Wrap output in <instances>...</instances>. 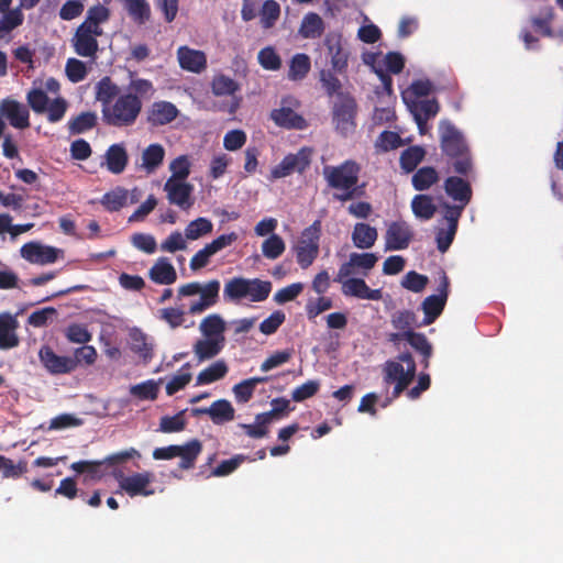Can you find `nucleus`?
Listing matches in <instances>:
<instances>
[{"mask_svg":"<svg viewBox=\"0 0 563 563\" xmlns=\"http://www.w3.org/2000/svg\"><path fill=\"white\" fill-rule=\"evenodd\" d=\"M21 256L32 264L46 265L55 263L63 256V250L44 245L40 242H27L20 250Z\"/></svg>","mask_w":563,"mask_h":563,"instance_id":"nucleus-14","label":"nucleus"},{"mask_svg":"<svg viewBox=\"0 0 563 563\" xmlns=\"http://www.w3.org/2000/svg\"><path fill=\"white\" fill-rule=\"evenodd\" d=\"M409 108L415 121L419 123L435 117L440 109L435 99L416 100L411 102Z\"/></svg>","mask_w":563,"mask_h":563,"instance_id":"nucleus-34","label":"nucleus"},{"mask_svg":"<svg viewBox=\"0 0 563 563\" xmlns=\"http://www.w3.org/2000/svg\"><path fill=\"white\" fill-rule=\"evenodd\" d=\"M0 114L15 129L24 130L30 126L27 107L12 98H5L0 102Z\"/></svg>","mask_w":563,"mask_h":563,"instance_id":"nucleus-18","label":"nucleus"},{"mask_svg":"<svg viewBox=\"0 0 563 563\" xmlns=\"http://www.w3.org/2000/svg\"><path fill=\"white\" fill-rule=\"evenodd\" d=\"M187 421L185 419V410L174 416H164L159 420V431L164 433H174L185 430Z\"/></svg>","mask_w":563,"mask_h":563,"instance_id":"nucleus-54","label":"nucleus"},{"mask_svg":"<svg viewBox=\"0 0 563 563\" xmlns=\"http://www.w3.org/2000/svg\"><path fill=\"white\" fill-rule=\"evenodd\" d=\"M18 328L19 321L15 316L10 312L0 313V350H10L19 345Z\"/></svg>","mask_w":563,"mask_h":563,"instance_id":"nucleus-20","label":"nucleus"},{"mask_svg":"<svg viewBox=\"0 0 563 563\" xmlns=\"http://www.w3.org/2000/svg\"><path fill=\"white\" fill-rule=\"evenodd\" d=\"M154 86L151 80L144 78L132 79L128 86L126 95H134L139 100L151 97L154 93Z\"/></svg>","mask_w":563,"mask_h":563,"instance_id":"nucleus-59","label":"nucleus"},{"mask_svg":"<svg viewBox=\"0 0 563 563\" xmlns=\"http://www.w3.org/2000/svg\"><path fill=\"white\" fill-rule=\"evenodd\" d=\"M324 31V23L321 16L314 12L307 13L301 22L299 33L303 38H317Z\"/></svg>","mask_w":563,"mask_h":563,"instance_id":"nucleus-39","label":"nucleus"},{"mask_svg":"<svg viewBox=\"0 0 563 563\" xmlns=\"http://www.w3.org/2000/svg\"><path fill=\"white\" fill-rule=\"evenodd\" d=\"M357 102L350 93H339L332 106V123L342 136L352 134L356 129Z\"/></svg>","mask_w":563,"mask_h":563,"instance_id":"nucleus-4","label":"nucleus"},{"mask_svg":"<svg viewBox=\"0 0 563 563\" xmlns=\"http://www.w3.org/2000/svg\"><path fill=\"white\" fill-rule=\"evenodd\" d=\"M286 245L284 240L277 235L272 233L263 243H262V253L266 258L276 260L285 252Z\"/></svg>","mask_w":563,"mask_h":563,"instance_id":"nucleus-53","label":"nucleus"},{"mask_svg":"<svg viewBox=\"0 0 563 563\" xmlns=\"http://www.w3.org/2000/svg\"><path fill=\"white\" fill-rule=\"evenodd\" d=\"M98 124V115L93 111H85L71 118L67 122V129L70 135L86 133Z\"/></svg>","mask_w":563,"mask_h":563,"instance_id":"nucleus-32","label":"nucleus"},{"mask_svg":"<svg viewBox=\"0 0 563 563\" xmlns=\"http://www.w3.org/2000/svg\"><path fill=\"white\" fill-rule=\"evenodd\" d=\"M103 461H78L74 462L70 465V468L78 474H86L85 482H98L104 476V472L102 470Z\"/></svg>","mask_w":563,"mask_h":563,"instance_id":"nucleus-35","label":"nucleus"},{"mask_svg":"<svg viewBox=\"0 0 563 563\" xmlns=\"http://www.w3.org/2000/svg\"><path fill=\"white\" fill-rule=\"evenodd\" d=\"M179 114L177 107L168 101H155L147 113V122L153 126L173 122Z\"/></svg>","mask_w":563,"mask_h":563,"instance_id":"nucleus-24","label":"nucleus"},{"mask_svg":"<svg viewBox=\"0 0 563 563\" xmlns=\"http://www.w3.org/2000/svg\"><path fill=\"white\" fill-rule=\"evenodd\" d=\"M164 157V147L158 143L151 144L142 153V167L152 174L163 164Z\"/></svg>","mask_w":563,"mask_h":563,"instance_id":"nucleus-36","label":"nucleus"},{"mask_svg":"<svg viewBox=\"0 0 563 563\" xmlns=\"http://www.w3.org/2000/svg\"><path fill=\"white\" fill-rule=\"evenodd\" d=\"M103 30H95L80 23L70 40L75 53L81 57L96 58L99 51L98 37Z\"/></svg>","mask_w":563,"mask_h":563,"instance_id":"nucleus-11","label":"nucleus"},{"mask_svg":"<svg viewBox=\"0 0 563 563\" xmlns=\"http://www.w3.org/2000/svg\"><path fill=\"white\" fill-rule=\"evenodd\" d=\"M444 190L454 201L467 206L472 199L471 184L459 176H450L444 180Z\"/></svg>","mask_w":563,"mask_h":563,"instance_id":"nucleus-25","label":"nucleus"},{"mask_svg":"<svg viewBox=\"0 0 563 563\" xmlns=\"http://www.w3.org/2000/svg\"><path fill=\"white\" fill-rule=\"evenodd\" d=\"M129 191L123 187H115L113 190L106 192L100 202L109 212L121 210L128 201Z\"/></svg>","mask_w":563,"mask_h":563,"instance_id":"nucleus-46","label":"nucleus"},{"mask_svg":"<svg viewBox=\"0 0 563 563\" xmlns=\"http://www.w3.org/2000/svg\"><path fill=\"white\" fill-rule=\"evenodd\" d=\"M177 58L180 67L191 73H201L207 67V57L202 51L180 46L177 49Z\"/></svg>","mask_w":563,"mask_h":563,"instance_id":"nucleus-26","label":"nucleus"},{"mask_svg":"<svg viewBox=\"0 0 563 563\" xmlns=\"http://www.w3.org/2000/svg\"><path fill=\"white\" fill-rule=\"evenodd\" d=\"M377 236L378 233L376 228L364 222L356 223L352 232L353 244L357 249L363 250L371 249L375 244Z\"/></svg>","mask_w":563,"mask_h":563,"instance_id":"nucleus-31","label":"nucleus"},{"mask_svg":"<svg viewBox=\"0 0 563 563\" xmlns=\"http://www.w3.org/2000/svg\"><path fill=\"white\" fill-rule=\"evenodd\" d=\"M225 329L227 323L218 313L207 316L199 324V330L205 338L222 340L223 342H225Z\"/></svg>","mask_w":563,"mask_h":563,"instance_id":"nucleus-29","label":"nucleus"},{"mask_svg":"<svg viewBox=\"0 0 563 563\" xmlns=\"http://www.w3.org/2000/svg\"><path fill=\"white\" fill-rule=\"evenodd\" d=\"M164 191L168 202L179 207L181 210H188L194 205L191 198L194 186L189 183L167 179L164 184Z\"/></svg>","mask_w":563,"mask_h":563,"instance_id":"nucleus-17","label":"nucleus"},{"mask_svg":"<svg viewBox=\"0 0 563 563\" xmlns=\"http://www.w3.org/2000/svg\"><path fill=\"white\" fill-rule=\"evenodd\" d=\"M213 224L207 218H197L188 223L185 229V236L188 240H197L212 232Z\"/></svg>","mask_w":563,"mask_h":563,"instance_id":"nucleus-52","label":"nucleus"},{"mask_svg":"<svg viewBox=\"0 0 563 563\" xmlns=\"http://www.w3.org/2000/svg\"><path fill=\"white\" fill-rule=\"evenodd\" d=\"M124 8L131 19L140 25L151 18V7L146 0H124Z\"/></svg>","mask_w":563,"mask_h":563,"instance_id":"nucleus-48","label":"nucleus"},{"mask_svg":"<svg viewBox=\"0 0 563 563\" xmlns=\"http://www.w3.org/2000/svg\"><path fill=\"white\" fill-rule=\"evenodd\" d=\"M120 95L119 86L108 76L97 84L96 98L101 102L102 108L110 106Z\"/></svg>","mask_w":563,"mask_h":563,"instance_id":"nucleus-41","label":"nucleus"},{"mask_svg":"<svg viewBox=\"0 0 563 563\" xmlns=\"http://www.w3.org/2000/svg\"><path fill=\"white\" fill-rule=\"evenodd\" d=\"M412 228L404 220L393 221L385 233V250H406L413 239Z\"/></svg>","mask_w":563,"mask_h":563,"instance_id":"nucleus-15","label":"nucleus"},{"mask_svg":"<svg viewBox=\"0 0 563 563\" xmlns=\"http://www.w3.org/2000/svg\"><path fill=\"white\" fill-rule=\"evenodd\" d=\"M104 157L108 170L114 175L123 173L129 163V155L123 143L110 145Z\"/></svg>","mask_w":563,"mask_h":563,"instance_id":"nucleus-27","label":"nucleus"},{"mask_svg":"<svg viewBox=\"0 0 563 563\" xmlns=\"http://www.w3.org/2000/svg\"><path fill=\"white\" fill-rule=\"evenodd\" d=\"M313 151L311 147L303 146L296 153H289L284 156L282 162L271 169L268 179L285 178L294 173L303 174L311 165Z\"/></svg>","mask_w":563,"mask_h":563,"instance_id":"nucleus-7","label":"nucleus"},{"mask_svg":"<svg viewBox=\"0 0 563 563\" xmlns=\"http://www.w3.org/2000/svg\"><path fill=\"white\" fill-rule=\"evenodd\" d=\"M224 345L225 342L222 340L205 338L194 344L192 351L198 362H203L216 357L224 349Z\"/></svg>","mask_w":563,"mask_h":563,"instance_id":"nucleus-30","label":"nucleus"},{"mask_svg":"<svg viewBox=\"0 0 563 563\" xmlns=\"http://www.w3.org/2000/svg\"><path fill=\"white\" fill-rule=\"evenodd\" d=\"M321 221L316 220L306 228L295 246L296 260L302 269L308 268L319 255Z\"/></svg>","mask_w":563,"mask_h":563,"instance_id":"nucleus-6","label":"nucleus"},{"mask_svg":"<svg viewBox=\"0 0 563 563\" xmlns=\"http://www.w3.org/2000/svg\"><path fill=\"white\" fill-rule=\"evenodd\" d=\"M271 291L272 283L268 280L234 277L224 285L223 295L232 301L247 298L253 302H261L268 298Z\"/></svg>","mask_w":563,"mask_h":563,"instance_id":"nucleus-3","label":"nucleus"},{"mask_svg":"<svg viewBox=\"0 0 563 563\" xmlns=\"http://www.w3.org/2000/svg\"><path fill=\"white\" fill-rule=\"evenodd\" d=\"M229 367L223 360L216 361L207 368L202 369L196 379V385H208L223 378L228 374Z\"/></svg>","mask_w":563,"mask_h":563,"instance_id":"nucleus-40","label":"nucleus"},{"mask_svg":"<svg viewBox=\"0 0 563 563\" xmlns=\"http://www.w3.org/2000/svg\"><path fill=\"white\" fill-rule=\"evenodd\" d=\"M143 108V101L134 95L121 93L108 107L101 108L102 121L113 128H128L135 124Z\"/></svg>","mask_w":563,"mask_h":563,"instance_id":"nucleus-2","label":"nucleus"},{"mask_svg":"<svg viewBox=\"0 0 563 563\" xmlns=\"http://www.w3.org/2000/svg\"><path fill=\"white\" fill-rule=\"evenodd\" d=\"M267 377H251L235 384L232 388L234 398L239 404L249 402L254 394V390L258 384L267 382Z\"/></svg>","mask_w":563,"mask_h":563,"instance_id":"nucleus-38","label":"nucleus"},{"mask_svg":"<svg viewBox=\"0 0 563 563\" xmlns=\"http://www.w3.org/2000/svg\"><path fill=\"white\" fill-rule=\"evenodd\" d=\"M411 209L417 218L422 220H430L437 212V207L433 199L428 195H416L411 201Z\"/></svg>","mask_w":563,"mask_h":563,"instance_id":"nucleus-45","label":"nucleus"},{"mask_svg":"<svg viewBox=\"0 0 563 563\" xmlns=\"http://www.w3.org/2000/svg\"><path fill=\"white\" fill-rule=\"evenodd\" d=\"M260 65L266 70H278L282 67V58L274 47L266 46L258 52Z\"/></svg>","mask_w":563,"mask_h":563,"instance_id":"nucleus-56","label":"nucleus"},{"mask_svg":"<svg viewBox=\"0 0 563 563\" xmlns=\"http://www.w3.org/2000/svg\"><path fill=\"white\" fill-rule=\"evenodd\" d=\"M26 101L35 113L42 114L47 109L49 98L42 89H31L26 95Z\"/></svg>","mask_w":563,"mask_h":563,"instance_id":"nucleus-62","label":"nucleus"},{"mask_svg":"<svg viewBox=\"0 0 563 563\" xmlns=\"http://www.w3.org/2000/svg\"><path fill=\"white\" fill-rule=\"evenodd\" d=\"M172 176L168 179L174 181H185L190 174V163L186 155H181L173 159L169 164Z\"/></svg>","mask_w":563,"mask_h":563,"instance_id":"nucleus-60","label":"nucleus"},{"mask_svg":"<svg viewBox=\"0 0 563 563\" xmlns=\"http://www.w3.org/2000/svg\"><path fill=\"white\" fill-rule=\"evenodd\" d=\"M323 43L331 58L332 69L339 74L345 73L350 54L344 47L342 34L339 32H329Z\"/></svg>","mask_w":563,"mask_h":563,"instance_id":"nucleus-16","label":"nucleus"},{"mask_svg":"<svg viewBox=\"0 0 563 563\" xmlns=\"http://www.w3.org/2000/svg\"><path fill=\"white\" fill-rule=\"evenodd\" d=\"M202 442L198 439H191L188 442L178 445L172 444L168 446L156 448L153 451L154 460H172L179 457L178 467L183 471L191 470L196 465L198 456L202 452Z\"/></svg>","mask_w":563,"mask_h":563,"instance_id":"nucleus-5","label":"nucleus"},{"mask_svg":"<svg viewBox=\"0 0 563 563\" xmlns=\"http://www.w3.org/2000/svg\"><path fill=\"white\" fill-rule=\"evenodd\" d=\"M190 365L186 363L179 371V373L172 377L166 385V394L173 396L177 391L184 389L191 380V374L188 372Z\"/></svg>","mask_w":563,"mask_h":563,"instance_id":"nucleus-57","label":"nucleus"},{"mask_svg":"<svg viewBox=\"0 0 563 563\" xmlns=\"http://www.w3.org/2000/svg\"><path fill=\"white\" fill-rule=\"evenodd\" d=\"M439 181V174L434 167L424 166L416 170L412 175V186L418 191L428 190L432 185Z\"/></svg>","mask_w":563,"mask_h":563,"instance_id":"nucleus-42","label":"nucleus"},{"mask_svg":"<svg viewBox=\"0 0 563 563\" xmlns=\"http://www.w3.org/2000/svg\"><path fill=\"white\" fill-rule=\"evenodd\" d=\"M439 141L442 154L453 172L470 177L474 170L473 156L463 133L449 120L439 123Z\"/></svg>","mask_w":563,"mask_h":563,"instance_id":"nucleus-1","label":"nucleus"},{"mask_svg":"<svg viewBox=\"0 0 563 563\" xmlns=\"http://www.w3.org/2000/svg\"><path fill=\"white\" fill-rule=\"evenodd\" d=\"M269 118L277 126L287 130H303L308 126L307 120L290 107L272 110Z\"/></svg>","mask_w":563,"mask_h":563,"instance_id":"nucleus-23","label":"nucleus"},{"mask_svg":"<svg viewBox=\"0 0 563 563\" xmlns=\"http://www.w3.org/2000/svg\"><path fill=\"white\" fill-rule=\"evenodd\" d=\"M335 73L336 71L333 69H321L319 73V80L328 97L336 96V98H339V93H343L341 91L342 82Z\"/></svg>","mask_w":563,"mask_h":563,"instance_id":"nucleus-51","label":"nucleus"},{"mask_svg":"<svg viewBox=\"0 0 563 563\" xmlns=\"http://www.w3.org/2000/svg\"><path fill=\"white\" fill-rule=\"evenodd\" d=\"M23 9L24 8H20L19 5L14 9L2 12V16L0 18V38L4 37L5 34L10 33L23 23Z\"/></svg>","mask_w":563,"mask_h":563,"instance_id":"nucleus-49","label":"nucleus"},{"mask_svg":"<svg viewBox=\"0 0 563 563\" xmlns=\"http://www.w3.org/2000/svg\"><path fill=\"white\" fill-rule=\"evenodd\" d=\"M342 294L346 297H355L365 300H380L383 298L382 289H372L363 278H350L343 283Z\"/></svg>","mask_w":563,"mask_h":563,"instance_id":"nucleus-22","label":"nucleus"},{"mask_svg":"<svg viewBox=\"0 0 563 563\" xmlns=\"http://www.w3.org/2000/svg\"><path fill=\"white\" fill-rule=\"evenodd\" d=\"M220 282L217 279L208 282L201 286L199 300L189 306L188 312L192 316L199 314L213 307L219 300Z\"/></svg>","mask_w":563,"mask_h":563,"instance_id":"nucleus-21","label":"nucleus"},{"mask_svg":"<svg viewBox=\"0 0 563 563\" xmlns=\"http://www.w3.org/2000/svg\"><path fill=\"white\" fill-rule=\"evenodd\" d=\"M388 341L398 343L400 341H407L412 349L423 356V366H429V358L432 355V345L428 341L423 333L416 331H407L405 333H389Z\"/></svg>","mask_w":563,"mask_h":563,"instance_id":"nucleus-19","label":"nucleus"},{"mask_svg":"<svg viewBox=\"0 0 563 563\" xmlns=\"http://www.w3.org/2000/svg\"><path fill=\"white\" fill-rule=\"evenodd\" d=\"M208 411H210V419L214 424H223L232 421L235 416L233 406L227 399L213 401L211 406L208 407Z\"/></svg>","mask_w":563,"mask_h":563,"instance_id":"nucleus-37","label":"nucleus"},{"mask_svg":"<svg viewBox=\"0 0 563 563\" xmlns=\"http://www.w3.org/2000/svg\"><path fill=\"white\" fill-rule=\"evenodd\" d=\"M361 166L352 159H346L338 166H324L323 176L329 187L347 189L358 184Z\"/></svg>","mask_w":563,"mask_h":563,"instance_id":"nucleus-8","label":"nucleus"},{"mask_svg":"<svg viewBox=\"0 0 563 563\" xmlns=\"http://www.w3.org/2000/svg\"><path fill=\"white\" fill-rule=\"evenodd\" d=\"M426 151L419 145L409 146L400 154L399 164L404 172L412 173L423 161Z\"/></svg>","mask_w":563,"mask_h":563,"instance_id":"nucleus-43","label":"nucleus"},{"mask_svg":"<svg viewBox=\"0 0 563 563\" xmlns=\"http://www.w3.org/2000/svg\"><path fill=\"white\" fill-rule=\"evenodd\" d=\"M384 382L395 384L393 398H398L413 380L416 373L407 369L400 362L387 361L383 367Z\"/></svg>","mask_w":563,"mask_h":563,"instance_id":"nucleus-13","label":"nucleus"},{"mask_svg":"<svg viewBox=\"0 0 563 563\" xmlns=\"http://www.w3.org/2000/svg\"><path fill=\"white\" fill-rule=\"evenodd\" d=\"M65 336L68 342L77 344L89 343L92 339V334L89 332L87 327L81 323H71L65 329Z\"/></svg>","mask_w":563,"mask_h":563,"instance_id":"nucleus-55","label":"nucleus"},{"mask_svg":"<svg viewBox=\"0 0 563 563\" xmlns=\"http://www.w3.org/2000/svg\"><path fill=\"white\" fill-rule=\"evenodd\" d=\"M450 280L443 272L441 275L440 284L438 286V295H431L423 299L421 302V310L424 313L423 320L419 325H430L433 323L444 310L448 296H449Z\"/></svg>","mask_w":563,"mask_h":563,"instance_id":"nucleus-9","label":"nucleus"},{"mask_svg":"<svg viewBox=\"0 0 563 563\" xmlns=\"http://www.w3.org/2000/svg\"><path fill=\"white\" fill-rule=\"evenodd\" d=\"M65 71L67 78L74 82L77 84L79 81H82L87 76V67L86 64L77 58H68L65 66Z\"/></svg>","mask_w":563,"mask_h":563,"instance_id":"nucleus-61","label":"nucleus"},{"mask_svg":"<svg viewBox=\"0 0 563 563\" xmlns=\"http://www.w3.org/2000/svg\"><path fill=\"white\" fill-rule=\"evenodd\" d=\"M280 14V7L275 0H266L261 11V22L266 29L272 27Z\"/></svg>","mask_w":563,"mask_h":563,"instance_id":"nucleus-63","label":"nucleus"},{"mask_svg":"<svg viewBox=\"0 0 563 563\" xmlns=\"http://www.w3.org/2000/svg\"><path fill=\"white\" fill-rule=\"evenodd\" d=\"M390 323L396 333H405L407 331H415L416 328H421L418 322L417 314L409 309L398 310L390 316Z\"/></svg>","mask_w":563,"mask_h":563,"instance_id":"nucleus-33","label":"nucleus"},{"mask_svg":"<svg viewBox=\"0 0 563 563\" xmlns=\"http://www.w3.org/2000/svg\"><path fill=\"white\" fill-rule=\"evenodd\" d=\"M130 393L141 400H155L158 396V385L150 379L132 386Z\"/></svg>","mask_w":563,"mask_h":563,"instance_id":"nucleus-58","label":"nucleus"},{"mask_svg":"<svg viewBox=\"0 0 563 563\" xmlns=\"http://www.w3.org/2000/svg\"><path fill=\"white\" fill-rule=\"evenodd\" d=\"M38 360L43 368L51 375H66L76 371V361L70 356L58 355L52 346L42 345L38 351Z\"/></svg>","mask_w":563,"mask_h":563,"instance_id":"nucleus-12","label":"nucleus"},{"mask_svg":"<svg viewBox=\"0 0 563 563\" xmlns=\"http://www.w3.org/2000/svg\"><path fill=\"white\" fill-rule=\"evenodd\" d=\"M429 283V278L426 275H421L415 271L408 272L402 280L401 286L413 292H421Z\"/></svg>","mask_w":563,"mask_h":563,"instance_id":"nucleus-64","label":"nucleus"},{"mask_svg":"<svg viewBox=\"0 0 563 563\" xmlns=\"http://www.w3.org/2000/svg\"><path fill=\"white\" fill-rule=\"evenodd\" d=\"M211 90L217 97L233 96L240 90V85L229 76L220 74L213 77Z\"/></svg>","mask_w":563,"mask_h":563,"instance_id":"nucleus-50","label":"nucleus"},{"mask_svg":"<svg viewBox=\"0 0 563 563\" xmlns=\"http://www.w3.org/2000/svg\"><path fill=\"white\" fill-rule=\"evenodd\" d=\"M310 69V57L303 53L295 54L289 63L288 78L294 81L302 80Z\"/></svg>","mask_w":563,"mask_h":563,"instance_id":"nucleus-47","label":"nucleus"},{"mask_svg":"<svg viewBox=\"0 0 563 563\" xmlns=\"http://www.w3.org/2000/svg\"><path fill=\"white\" fill-rule=\"evenodd\" d=\"M148 277L158 285H172L177 279L175 267L166 257H159L148 271Z\"/></svg>","mask_w":563,"mask_h":563,"instance_id":"nucleus-28","label":"nucleus"},{"mask_svg":"<svg viewBox=\"0 0 563 563\" xmlns=\"http://www.w3.org/2000/svg\"><path fill=\"white\" fill-rule=\"evenodd\" d=\"M114 477L119 483V487L130 497H147L155 494V489L151 486L155 479V475L152 472L134 473L129 476L119 472Z\"/></svg>","mask_w":563,"mask_h":563,"instance_id":"nucleus-10","label":"nucleus"},{"mask_svg":"<svg viewBox=\"0 0 563 563\" xmlns=\"http://www.w3.org/2000/svg\"><path fill=\"white\" fill-rule=\"evenodd\" d=\"M107 4H95L87 10L86 18L81 22L87 26L95 30H103L102 24L108 22L111 15V11L106 7Z\"/></svg>","mask_w":563,"mask_h":563,"instance_id":"nucleus-44","label":"nucleus"}]
</instances>
